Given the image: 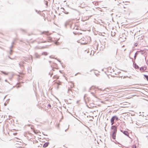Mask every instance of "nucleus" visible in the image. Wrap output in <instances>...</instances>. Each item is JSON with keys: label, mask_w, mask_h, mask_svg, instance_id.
Wrapping results in <instances>:
<instances>
[{"label": "nucleus", "mask_w": 148, "mask_h": 148, "mask_svg": "<svg viewBox=\"0 0 148 148\" xmlns=\"http://www.w3.org/2000/svg\"><path fill=\"white\" fill-rule=\"evenodd\" d=\"M111 68H108V72L109 73V75H114V74H116V73H114V71H113L112 72V71H111Z\"/></svg>", "instance_id": "obj_4"}, {"label": "nucleus", "mask_w": 148, "mask_h": 148, "mask_svg": "<svg viewBox=\"0 0 148 148\" xmlns=\"http://www.w3.org/2000/svg\"><path fill=\"white\" fill-rule=\"evenodd\" d=\"M46 42V41H43V42H40V43H42V42L45 43V42Z\"/></svg>", "instance_id": "obj_20"}, {"label": "nucleus", "mask_w": 148, "mask_h": 148, "mask_svg": "<svg viewBox=\"0 0 148 148\" xmlns=\"http://www.w3.org/2000/svg\"><path fill=\"white\" fill-rule=\"evenodd\" d=\"M128 104H130V103H128Z\"/></svg>", "instance_id": "obj_25"}, {"label": "nucleus", "mask_w": 148, "mask_h": 148, "mask_svg": "<svg viewBox=\"0 0 148 148\" xmlns=\"http://www.w3.org/2000/svg\"><path fill=\"white\" fill-rule=\"evenodd\" d=\"M17 134V133H13V134L14 135H16Z\"/></svg>", "instance_id": "obj_18"}, {"label": "nucleus", "mask_w": 148, "mask_h": 148, "mask_svg": "<svg viewBox=\"0 0 148 148\" xmlns=\"http://www.w3.org/2000/svg\"><path fill=\"white\" fill-rule=\"evenodd\" d=\"M61 84H62L61 82L59 81H57L54 83V85H55L56 84L58 86V87H57L58 88H59V86H58L59 85H61Z\"/></svg>", "instance_id": "obj_6"}, {"label": "nucleus", "mask_w": 148, "mask_h": 148, "mask_svg": "<svg viewBox=\"0 0 148 148\" xmlns=\"http://www.w3.org/2000/svg\"><path fill=\"white\" fill-rule=\"evenodd\" d=\"M133 148H136V146L134 145V146L133 147Z\"/></svg>", "instance_id": "obj_19"}, {"label": "nucleus", "mask_w": 148, "mask_h": 148, "mask_svg": "<svg viewBox=\"0 0 148 148\" xmlns=\"http://www.w3.org/2000/svg\"><path fill=\"white\" fill-rule=\"evenodd\" d=\"M144 76L145 77L147 80L148 81V76L147 75H144Z\"/></svg>", "instance_id": "obj_16"}, {"label": "nucleus", "mask_w": 148, "mask_h": 148, "mask_svg": "<svg viewBox=\"0 0 148 148\" xmlns=\"http://www.w3.org/2000/svg\"><path fill=\"white\" fill-rule=\"evenodd\" d=\"M1 72L4 75H8V73H9L8 72H5V71H1Z\"/></svg>", "instance_id": "obj_11"}, {"label": "nucleus", "mask_w": 148, "mask_h": 148, "mask_svg": "<svg viewBox=\"0 0 148 148\" xmlns=\"http://www.w3.org/2000/svg\"><path fill=\"white\" fill-rule=\"evenodd\" d=\"M110 135L111 138L113 139H115L117 133V127L114 125H112L111 127Z\"/></svg>", "instance_id": "obj_1"}, {"label": "nucleus", "mask_w": 148, "mask_h": 148, "mask_svg": "<svg viewBox=\"0 0 148 148\" xmlns=\"http://www.w3.org/2000/svg\"><path fill=\"white\" fill-rule=\"evenodd\" d=\"M134 67L135 68H136V69H138L139 68V66H138V65H137L136 64H134Z\"/></svg>", "instance_id": "obj_12"}, {"label": "nucleus", "mask_w": 148, "mask_h": 148, "mask_svg": "<svg viewBox=\"0 0 148 148\" xmlns=\"http://www.w3.org/2000/svg\"><path fill=\"white\" fill-rule=\"evenodd\" d=\"M42 144H41V146H40V147H42Z\"/></svg>", "instance_id": "obj_23"}, {"label": "nucleus", "mask_w": 148, "mask_h": 148, "mask_svg": "<svg viewBox=\"0 0 148 148\" xmlns=\"http://www.w3.org/2000/svg\"><path fill=\"white\" fill-rule=\"evenodd\" d=\"M147 69V67L146 66H144L143 67H142L140 68V70L142 72L145 71Z\"/></svg>", "instance_id": "obj_5"}, {"label": "nucleus", "mask_w": 148, "mask_h": 148, "mask_svg": "<svg viewBox=\"0 0 148 148\" xmlns=\"http://www.w3.org/2000/svg\"><path fill=\"white\" fill-rule=\"evenodd\" d=\"M69 85L70 86V87L71 88H73L74 87V85L73 83L70 82L69 83Z\"/></svg>", "instance_id": "obj_7"}, {"label": "nucleus", "mask_w": 148, "mask_h": 148, "mask_svg": "<svg viewBox=\"0 0 148 148\" xmlns=\"http://www.w3.org/2000/svg\"><path fill=\"white\" fill-rule=\"evenodd\" d=\"M42 34H44L47 35H50L51 34L49 33V32H42Z\"/></svg>", "instance_id": "obj_8"}, {"label": "nucleus", "mask_w": 148, "mask_h": 148, "mask_svg": "<svg viewBox=\"0 0 148 148\" xmlns=\"http://www.w3.org/2000/svg\"><path fill=\"white\" fill-rule=\"evenodd\" d=\"M49 143H45L43 146V147H44V148H45L46 147H47L49 145Z\"/></svg>", "instance_id": "obj_9"}, {"label": "nucleus", "mask_w": 148, "mask_h": 148, "mask_svg": "<svg viewBox=\"0 0 148 148\" xmlns=\"http://www.w3.org/2000/svg\"><path fill=\"white\" fill-rule=\"evenodd\" d=\"M126 104H123V105L124 106H123L122 107L123 108H126V107H128V106H126Z\"/></svg>", "instance_id": "obj_17"}, {"label": "nucleus", "mask_w": 148, "mask_h": 148, "mask_svg": "<svg viewBox=\"0 0 148 148\" xmlns=\"http://www.w3.org/2000/svg\"><path fill=\"white\" fill-rule=\"evenodd\" d=\"M49 106L50 107H51V106L50 105H49Z\"/></svg>", "instance_id": "obj_22"}, {"label": "nucleus", "mask_w": 148, "mask_h": 148, "mask_svg": "<svg viewBox=\"0 0 148 148\" xmlns=\"http://www.w3.org/2000/svg\"><path fill=\"white\" fill-rule=\"evenodd\" d=\"M66 14H68V13H66Z\"/></svg>", "instance_id": "obj_24"}, {"label": "nucleus", "mask_w": 148, "mask_h": 148, "mask_svg": "<svg viewBox=\"0 0 148 148\" xmlns=\"http://www.w3.org/2000/svg\"><path fill=\"white\" fill-rule=\"evenodd\" d=\"M45 5H46V7H47L48 6V1H45Z\"/></svg>", "instance_id": "obj_15"}, {"label": "nucleus", "mask_w": 148, "mask_h": 148, "mask_svg": "<svg viewBox=\"0 0 148 148\" xmlns=\"http://www.w3.org/2000/svg\"><path fill=\"white\" fill-rule=\"evenodd\" d=\"M1 78H0V80H1Z\"/></svg>", "instance_id": "obj_26"}, {"label": "nucleus", "mask_w": 148, "mask_h": 148, "mask_svg": "<svg viewBox=\"0 0 148 148\" xmlns=\"http://www.w3.org/2000/svg\"><path fill=\"white\" fill-rule=\"evenodd\" d=\"M48 42H50L51 41V38L50 37H49L48 38Z\"/></svg>", "instance_id": "obj_13"}, {"label": "nucleus", "mask_w": 148, "mask_h": 148, "mask_svg": "<svg viewBox=\"0 0 148 148\" xmlns=\"http://www.w3.org/2000/svg\"><path fill=\"white\" fill-rule=\"evenodd\" d=\"M91 41V38L90 37H88L86 38H84V40H80V42L82 44H86L90 42Z\"/></svg>", "instance_id": "obj_2"}, {"label": "nucleus", "mask_w": 148, "mask_h": 148, "mask_svg": "<svg viewBox=\"0 0 148 148\" xmlns=\"http://www.w3.org/2000/svg\"><path fill=\"white\" fill-rule=\"evenodd\" d=\"M53 78L54 79H58L59 78V76L57 75H55L53 76Z\"/></svg>", "instance_id": "obj_10"}, {"label": "nucleus", "mask_w": 148, "mask_h": 148, "mask_svg": "<svg viewBox=\"0 0 148 148\" xmlns=\"http://www.w3.org/2000/svg\"><path fill=\"white\" fill-rule=\"evenodd\" d=\"M147 64H148V60H147Z\"/></svg>", "instance_id": "obj_21"}, {"label": "nucleus", "mask_w": 148, "mask_h": 148, "mask_svg": "<svg viewBox=\"0 0 148 148\" xmlns=\"http://www.w3.org/2000/svg\"><path fill=\"white\" fill-rule=\"evenodd\" d=\"M118 117L116 116H114L112 117L110 119V122L111 123V125H112L114 123V120L118 121Z\"/></svg>", "instance_id": "obj_3"}, {"label": "nucleus", "mask_w": 148, "mask_h": 148, "mask_svg": "<svg viewBox=\"0 0 148 148\" xmlns=\"http://www.w3.org/2000/svg\"><path fill=\"white\" fill-rule=\"evenodd\" d=\"M124 134L126 135H128V132L126 131H124Z\"/></svg>", "instance_id": "obj_14"}]
</instances>
